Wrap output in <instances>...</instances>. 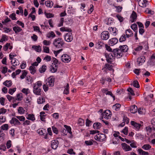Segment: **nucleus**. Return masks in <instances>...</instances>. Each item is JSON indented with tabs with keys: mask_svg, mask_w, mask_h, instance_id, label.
I'll return each mask as SVG.
<instances>
[{
	"mask_svg": "<svg viewBox=\"0 0 155 155\" xmlns=\"http://www.w3.org/2000/svg\"><path fill=\"white\" fill-rule=\"evenodd\" d=\"M119 48L113 50L114 54L117 58H120L122 56L123 52H126L128 50V48L127 45H120Z\"/></svg>",
	"mask_w": 155,
	"mask_h": 155,
	"instance_id": "obj_1",
	"label": "nucleus"
},
{
	"mask_svg": "<svg viewBox=\"0 0 155 155\" xmlns=\"http://www.w3.org/2000/svg\"><path fill=\"white\" fill-rule=\"evenodd\" d=\"M57 70V67L54 64H52L50 67V71L52 73H55Z\"/></svg>",
	"mask_w": 155,
	"mask_h": 155,
	"instance_id": "obj_19",
	"label": "nucleus"
},
{
	"mask_svg": "<svg viewBox=\"0 0 155 155\" xmlns=\"http://www.w3.org/2000/svg\"><path fill=\"white\" fill-rule=\"evenodd\" d=\"M46 69V66L45 65H42L39 69V72L41 73L44 72Z\"/></svg>",
	"mask_w": 155,
	"mask_h": 155,
	"instance_id": "obj_31",
	"label": "nucleus"
},
{
	"mask_svg": "<svg viewBox=\"0 0 155 155\" xmlns=\"http://www.w3.org/2000/svg\"><path fill=\"white\" fill-rule=\"evenodd\" d=\"M45 5L48 7H51L53 5V2L50 1H48L45 2Z\"/></svg>",
	"mask_w": 155,
	"mask_h": 155,
	"instance_id": "obj_30",
	"label": "nucleus"
},
{
	"mask_svg": "<svg viewBox=\"0 0 155 155\" xmlns=\"http://www.w3.org/2000/svg\"><path fill=\"white\" fill-rule=\"evenodd\" d=\"M13 29L15 31L16 34L18 33L22 30V29L18 26L14 27L13 28Z\"/></svg>",
	"mask_w": 155,
	"mask_h": 155,
	"instance_id": "obj_24",
	"label": "nucleus"
},
{
	"mask_svg": "<svg viewBox=\"0 0 155 155\" xmlns=\"http://www.w3.org/2000/svg\"><path fill=\"white\" fill-rule=\"evenodd\" d=\"M94 128L95 129H99L101 127V124L100 123H94L93 125Z\"/></svg>",
	"mask_w": 155,
	"mask_h": 155,
	"instance_id": "obj_25",
	"label": "nucleus"
},
{
	"mask_svg": "<svg viewBox=\"0 0 155 155\" xmlns=\"http://www.w3.org/2000/svg\"><path fill=\"white\" fill-rule=\"evenodd\" d=\"M15 117L20 121H24L25 120V118L23 116H16Z\"/></svg>",
	"mask_w": 155,
	"mask_h": 155,
	"instance_id": "obj_53",
	"label": "nucleus"
},
{
	"mask_svg": "<svg viewBox=\"0 0 155 155\" xmlns=\"http://www.w3.org/2000/svg\"><path fill=\"white\" fill-rule=\"evenodd\" d=\"M16 89L15 88H14L13 89H9L8 91V93L11 95H12L15 91Z\"/></svg>",
	"mask_w": 155,
	"mask_h": 155,
	"instance_id": "obj_58",
	"label": "nucleus"
},
{
	"mask_svg": "<svg viewBox=\"0 0 155 155\" xmlns=\"http://www.w3.org/2000/svg\"><path fill=\"white\" fill-rule=\"evenodd\" d=\"M127 91L130 93V94L132 95H134V91L132 89V88L130 87L127 89Z\"/></svg>",
	"mask_w": 155,
	"mask_h": 155,
	"instance_id": "obj_61",
	"label": "nucleus"
},
{
	"mask_svg": "<svg viewBox=\"0 0 155 155\" xmlns=\"http://www.w3.org/2000/svg\"><path fill=\"white\" fill-rule=\"evenodd\" d=\"M106 137V135L103 134H98L95 136V139L99 141H102L105 140Z\"/></svg>",
	"mask_w": 155,
	"mask_h": 155,
	"instance_id": "obj_5",
	"label": "nucleus"
},
{
	"mask_svg": "<svg viewBox=\"0 0 155 155\" xmlns=\"http://www.w3.org/2000/svg\"><path fill=\"white\" fill-rule=\"evenodd\" d=\"M54 78L53 76H51L46 79V84L48 86L52 87L54 85Z\"/></svg>",
	"mask_w": 155,
	"mask_h": 155,
	"instance_id": "obj_4",
	"label": "nucleus"
},
{
	"mask_svg": "<svg viewBox=\"0 0 155 155\" xmlns=\"http://www.w3.org/2000/svg\"><path fill=\"white\" fill-rule=\"evenodd\" d=\"M147 63L149 65L153 66L155 64V60L150 59L148 61Z\"/></svg>",
	"mask_w": 155,
	"mask_h": 155,
	"instance_id": "obj_49",
	"label": "nucleus"
},
{
	"mask_svg": "<svg viewBox=\"0 0 155 155\" xmlns=\"http://www.w3.org/2000/svg\"><path fill=\"white\" fill-rule=\"evenodd\" d=\"M32 48L34 49L36 51L38 52H40L41 51V47L39 45H34L32 47Z\"/></svg>",
	"mask_w": 155,
	"mask_h": 155,
	"instance_id": "obj_36",
	"label": "nucleus"
},
{
	"mask_svg": "<svg viewBox=\"0 0 155 155\" xmlns=\"http://www.w3.org/2000/svg\"><path fill=\"white\" fill-rule=\"evenodd\" d=\"M116 17L120 22H122L123 21V18L122 17L119 15H116Z\"/></svg>",
	"mask_w": 155,
	"mask_h": 155,
	"instance_id": "obj_63",
	"label": "nucleus"
},
{
	"mask_svg": "<svg viewBox=\"0 0 155 155\" xmlns=\"http://www.w3.org/2000/svg\"><path fill=\"white\" fill-rule=\"evenodd\" d=\"M64 44V42L62 38H56L53 41V44L56 48H62Z\"/></svg>",
	"mask_w": 155,
	"mask_h": 155,
	"instance_id": "obj_2",
	"label": "nucleus"
},
{
	"mask_svg": "<svg viewBox=\"0 0 155 155\" xmlns=\"http://www.w3.org/2000/svg\"><path fill=\"white\" fill-rule=\"evenodd\" d=\"M131 28L135 31V32H137V25L134 23L132 24L131 26Z\"/></svg>",
	"mask_w": 155,
	"mask_h": 155,
	"instance_id": "obj_46",
	"label": "nucleus"
},
{
	"mask_svg": "<svg viewBox=\"0 0 155 155\" xmlns=\"http://www.w3.org/2000/svg\"><path fill=\"white\" fill-rule=\"evenodd\" d=\"M125 33L127 38L132 36L133 35L132 31L130 29L127 30L125 31Z\"/></svg>",
	"mask_w": 155,
	"mask_h": 155,
	"instance_id": "obj_21",
	"label": "nucleus"
},
{
	"mask_svg": "<svg viewBox=\"0 0 155 155\" xmlns=\"http://www.w3.org/2000/svg\"><path fill=\"white\" fill-rule=\"evenodd\" d=\"M1 128L3 130H7L8 128V126L7 124H5L2 125Z\"/></svg>",
	"mask_w": 155,
	"mask_h": 155,
	"instance_id": "obj_44",
	"label": "nucleus"
},
{
	"mask_svg": "<svg viewBox=\"0 0 155 155\" xmlns=\"http://www.w3.org/2000/svg\"><path fill=\"white\" fill-rule=\"evenodd\" d=\"M93 140H86L85 141V144L87 146H91L93 144Z\"/></svg>",
	"mask_w": 155,
	"mask_h": 155,
	"instance_id": "obj_45",
	"label": "nucleus"
},
{
	"mask_svg": "<svg viewBox=\"0 0 155 155\" xmlns=\"http://www.w3.org/2000/svg\"><path fill=\"white\" fill-rule=\"evenodd\" d=\"M3 84L8 87H10L12 85V81H6L4 82Z\"/></svg>",
	"mask_w": 155,
	"mask_h": 155,
	"instance_id": "obj_33",
	"label": "nucleus"
},
{
	"mask_svg": "<svg viewBox=\"0 0 155 155\" xmlns=\"http://www.w3.org/2000/svg\"><path fill=\"white\" fill-rule=\"evenodd\" d=\"M7 40V37L5 35H3L2 36V38L1 39L0 41L1 42H3V41Z\"/></svg>",
	"mask_w": 155,
	"mask_h": 155,
	"instance_id": "obj_52",
	"label": "nucleus"
},
{
	"mask_svg": "<svg viewBox=\"0 0 155 155\" xmlns=\"http://www.w3.org/2000/svg\"><path fill=\"white\" fill-rule=\"evenodd\" d=\"M118 42V39L116 38H112L109 40V43L110 45L113 46L116 44Z\"/></svg>",
	"mask_w": 155,
	"mask_h": 155,
	"instance_id": "obj_17",
	"label": "nucleus"
},
{
	"mask_svg": "<svg viewBox=\"0 0 155 155\" xmlns=\"http://www.w3.org/2000/svg\"><path fill=\"white\" fill-rule=\"evenodd\" d=\"M106 57V60L107 62L109 63H111V62L113 61V60L114 59L115 57H117L115 56L114 54V53H110L108 54H105Z\"/></svg>",
	"mask_w": 155,
	"mask_h": 155,
	"instance_id": "obj_3",
	"label": "nucleus"
},
{
	"mask_svg": "<svg viewBox=\"0 0 155 155\" xmlns=\"http://www.w3.org/2000/svg\"><path fill=\"white\" fill-rule=\"evenodd\" d=\"M42 85V83L40 81H39L34 84L33 87L40 88Z\"/></svg>",
	"mask_w": 155,
	"mask_h": 155,
	"instance_id": "obj_35",
	"label": "nucleus"
},
{
	"mask_svg": "<svg viewBox=\"0 0 155 155\" xmlns=\"http://www.w3.org/2000/svg\"><path fill=\"white\" fill-rule=\"evenodd\" d=\"M22 91L23 93L27 95L29 92V89L28 88L25 89L24 88L22 89Z\"/></svg>",
	"mask_w": 155,
	"mask_h": 155,
	"instance_id": "obj_62",
	"label": "nucleus"
},
{
	"mask_svg": "<svg viewBox=\"0 0 155 155\" xmlns=\"http://www.w3.org/2000/svg\"><path fill=\"white\" fill-rule=\"evenodd\" d=\"M145 61V58L144 56H141L137 58L138 65L140 66L142 65Z\"/></svg>",
	"mask_w": 155,
	"mask_h": 155,
	"instance_id": "obj_11",
	"label": "nucleus"
},
{
	"mask_svg": "<svg viewBox=\"0 0 155 155\" xmlns=\"http://www.w3.org/2000/svg\"><path fill=\"white\" fill-rule=\"evenodd\" d=\"M110 113V112L109 111V110H105L101 114V117H102V119L104 118L106 119H109V118L111 116Z\"/></svg>",
	"mask_w": 155,
	"mask_h": 155,
	"instance_id": "obj_7",
	"label": "nucleus"
},
{
	"mask_svg": "<svg viewBox=\"0 0 155 155\" xmlns=\"http://www.w3.org/2000/svg\"><path fill=\"white\" fill-rule=\"evenodd\" d=\"M110 34L107 31H104L102 32L101 34V38L104 40H107L109 38Z\"/></svg>",
	"mask_w": 155,
	"mask_h": 155,
	"instance_id": "obj_8",
	"label": "nucleus"
},
{
	"mask_svg": "<svg viewBox=\"0 0 155 155\" xmlns=\"http://www.w3.org/2000/svg\"><path fill=\"white\" fill-rule=\"evenodd\" d=\"M64 126V127H65L66 128V130L67 131V133L68 132L71 135V137H72V132H71V127H70L69 126H68L66 125H65Z\"/></svg>",
	"mask_w": 155,
	"mask_h": 155,
	"instance_id": "obj_41",
	"label": "nucleus"
},
{
	"mask_svg": "<svg viewBox=\"0 0 155 155\" xmlns=\"http://www.w3.org/2000/svg\"><path fill=\"white\" fill-rule=\"evenodd\" d=\"M18 112L21 114H23L25 112V110L21 107H19L18 109Z\"/></svg>",
	"mask_w": 155,
	"mask_h": 155,
	"instance_id": "obj_54",
	"label": "nucleus"
},
{
	"mask_svg": "<svg viewBox=\"0 0 155 155\" xmlns=\"http://www.w3.org/2000/svg\"><path fill=\"white\" fill-rule=\"evenodd\" d=\"M130 21L132 23L136 21L137 18V15L136 12L133 11L130 17Z\"/></svg>",
	"mask_w": 155,
	"mask_h": 155,
	"instance_id": "obj_14",
	"label": "nucleus"
},
{
	"mask_svg": "<svg viewBox=\"0 0 155 155\" xmlns=\"http://www.w3.org/2000/svg\"><path fill=\"white\" fill-rule=\"evenodd\" d=\"M134 86L136 88H139L140 87L138 82L137 81H134L132 83Z\"/></svg>",
	"mask_w": 155,
	"mask_h": 155,
	"instance_id": "obj_51",
	"label": "nucleus"
},
{
	"mask_svg": "<svg viewBox=\"0 0 155 155\" xmlns=\"http://www.w3.org/2000/svg\"><path fill=\"white\" fill-rule=\"evenodd\" d=\"M47 36L48 38L51 37L53 38L55 36V35L53 31H51L50 32L47 34Z\"/></svg>",
	"mask_w": 155,
	"mask_h": 155,
	"instance_id": "obj_39",
	"label": "nucleus"
},
{
	"mask_svg": "<svg viewBox=\"0 0 155 155\" xmlns=\"http://www.w3.org/2000/svg\"><path fill=\"white\" fill-rule=\"evenodd\" d=\"M27 119L32 121H34L35 120L34 115L33 114H28V117H27Z\"/></svg>",
	"mask_w": 155,
	"mask_h": 155,
	"instance_id": "obj_32",
	"label": "nucleus"
},
{
	"mask_svg": "<svg viewBox=\"0 0 155 155\" xmlns=\"http://www.w3.org/2000/svg\"><path fill=\"white\" fill-rule=\"evenodd\" d=\"M61 59L63 62L64 63H68L71 60L70 56L66 54L62 55L61 57Z\"/></svg>",
	"mask_w": 155,
	"mask_h": 155,
	"instance_id": "obj_6",
	"label": "nucleus"
},
{
	"mask_svg": "<svg viewBox=\"0 0 155 155\" xmlns=\"http://www.w3.org/2000/svg\"><path fill=\"white\" fill-rule=\"evenodd\" d=\"M10 123L11 124H14L15 126L21 124V123L18 119L15 117H12V120H10Z\"/></svg>",
	"mask_w": 155,
	"mask_h": 155,
	"instance_id": "obj_13",
	"label": "nucleus"
},
{
	"mask_svg": "<svg viewBox=\"0 0 155 155\" xmlns=\"http://www.w3.org/2000/svg\"><path fill=\"white\" fill-rule=\"evenodd\" d=\"M132 142H131L130 144V146L132 148H136L137 147L136 144L137 143L134 141V140H132Z\"/></svg>",
	"mask_w": 155,
	"mask_h": 155,
	"instance_id": "obj_50",
	"label": "nucleus"
},
{
	"mask_svg": "<svg viewBox=\"0 0 155 155\" xmlns=\"http://www.w3.org/2000/svg\"><path fill=\"white\" fill-rule=\"evenodd\" d=\"M33 92L36 95H41V91L40 88L33 87Z\"/></svg>",
	"mask_w": 155,
	"mask_h": 155,
	"instance_id": "obj_15",
	"label": "nucleus"
},
{
	"mask_svg": "<svg viewBox=\"0 0 155 155\" xmlns=\"http://www.w3.org/2000/svg\"><path fill=\"white\" fill-rule=\"evenodd\" d=\"M64 93L68 94L69 93V85L67 84L66 86L64 87Z\"/></svg>",
	"mask_w": 155,
	"mask_h": 155,
	"instance_id": "obj_29",
	"label": "nucleus"
},
{
	"mask_svg": "<svg viewBox=\"0 0 155 155\" xmlns=\"http://www.w3.org/2000/svg\"><path fill=\"white\" fill-rule=\"evenodd\" d=\"M139 5L140 7H145L148 5V2L146 0H140L139 1Z\"/></svg>",
	"mask_w": 155,
	"mask_h": 155,
	"instance_id": "obj_16",
	"label": "nucleus"
},
{
	"mask_svg": "<svg viewBox=\"0 0 155 155\" xmlns=\"http://www.w3.org/2000/svg\"><path fill=\"white\" fill-rule=\"evenodd\" d=\"M138 151L139 153L143 155H149V153L148 152L144 151L141 149H138Z\"/></svg>",
	"mask_w": 155,
	"mask_h": 155,
	"instance_id": "obj_38",
	"label": "nucleus"
},
{
	"mask_svg": "<svg viewBox=\"0 0 155 155\" xmlns=\"http://www.w3.org/2000/svg\"><path fill=\"white\" fill-rule=\"evenodd\" d=\"M47 115L46 114L45 115H40V120L43 122H45V117Z\"/></svg>",
	"mask_w": 155,
	"mask_h": 155,
	"instance_id": "obj_57",
	"label": "nucleus"
},
{
	"mask_svg": "<svg viewBox=\"0 0 155 155\" xmlns=\"http://www.w3.org/2000/svg\"><path fill=\"white\" fill-rule=\"evenodd\" d=\"M108 30L110 33H113L114 35H117V30L116 28L112 27H109Z\"/></svg>",
	"mask_w": 155,
	"mask_h": 155,
	"instance_id": "obj_20",
	"label": "nucleus"
},
{
	"mask_svg": "<svg viewBox=\"0 0 155 155\" xmlns=\"http://www.w3.org/2000/svg\"><path fill=\"white\" fill-rule=\"evenodd\" d=\"M12 64L14 66H16L19 64L18 60L16 59H13L11 61Z\"/></svg>",
	"mask_w": 155,
	"mask_h": 155,
	"instance_id": "obj_26",
	"label": "nucleus"
},
{
	"mask_svg": "<svg viewBox=\"0 0 155 155\" xmlns=\"http://www.w3.org/2000/svg\"><path fill=\"white\" fill-rule=\"evenodd\" d=\"M131 125L133 126L137 130H139L140 129L141 126L140 124L136 123L134 121H131Z\"/></svg>",
	"mask_w": 155,
	"mask_h": 155,
	"instance_id": "obj_18",
	"label": "nucleus"
},
{
	"mask_svg": "<svg viewBox=\"0 0 155 155\" xmlns=\"http://www.w3.org/2000/svg\"><path fill=\"white\" fill-rule=\"evenodd\" d=\"M6 97L9 101H11L12 100H13V102H15V98L12 96L9 95H6Z\"/></svg>",
	"mask_w": 155,
	"mask_h": 155,
	"instance_id": "obj_48",
	"label": "nucleus"
},
{
	"mask_svg": "<svg viewBox=\"0 0 155 155\" xmlns=\"http://www.w3.org/2000/svg\"><path fill=\"white\" fill-rule=\"evenodd\" d=\"M22 98V93L18 94H17V98L15 99V101L16 100L18 101H21Z\"/></svg>",
	"mask_w": 155,
	"mask_h": 155,
	"instance_id": "obj_40",
	"label": "nucleus"
},
{
	"mask_svg": "<svg viewBox=\"0 0 155 155\" xmlns=\"http://www.w3.org/2000/svg\"><path fill=\"white\" fill-rule=\"evenodd\" d=\"M143 48V47L142 46H138L134 49V50L137 51H139L141 50Z\"/></svg>",
	"mask_w": 155,
	"mask_h": 155,
	"instance_id": "obj_64",
	"label": "nucleus"
},
{
	"mask_svg": "<svg viewBox=\"0 0 155 155\" xmlns=\"http://www.w3.org/2000/svg\"><path fill=\"white\" fill-rule=\"evenodd\" d=\"M78 124L81 126H83L84 125V120L81 118H79L78 119Z\"/></svg>",
	"mask_w": 155,
	"mask_h": 155,
	"instance_id": "obj_56",
	"label": "nucleus"
},
{
	"mask_svg": "<svg viewBox=\"0 0 155 155\" xmlns=\"http://www.w3.org/2000/svg\"><path fill=\"white\" fill-rule=\"evenodd\" d=\"M27 71L25 70H24L22 74L20 76V78L22 79H24L27 75Z\"/></svg>",
	"mask_w": 155,
	"mask_h": 155,
	"instance_id": "obj_55",
	"label": "nucleus"
},
{
	"mask_svg": "<svg viewBox=\"0 0 155 155\" xmlns=\"http://www.w3.org/2000/svg\"><path fill=\"white\" fill-rule=\"evenodd\" d=\"M12 48V47L11 46L10 43H7L3 47V50L6 51L8 48L11 49Z\"/></svg>",
	"mask_w": 155,
	"mask_h": 155,
	"instance_id": "obj_27",
	"label": "nucleus"
},
{
	"mask_svg": "<svg viewBox=\"0 0 155 155\" xmlns=\"http://www.w3.org/2000/svg\"><path fill=\"white\" fill-rule=\"evenodd\" d=\"M123 121L125 123L128 124L129 122V119L127 117L124 116L123 118Z\"/></svg>",
	"mask_w": 155,
	"mask_h": 155,
	"instance_id": "obj_60",
	"label": "nucleus"
},
{
	"mask_svg": "<svg viewBox=\"0 0 155 155\" xmlns=\"http://www.w3.org/2000/svg\"><path fill=\"white\" fill-rule=\"evenodd\" d=\"M60 30L61 31H66L69 32H71V29L65 27H61L60 28Z\"/></svg>",
	"mask_w": 155,
	"mask_h": 155,
	"instance_id": "obj_37",
	"label": "nucleus"
},
{
	"mask_svg": "<svg viewBox=\"0 0 155 155\" xmlns=\"http://www.w3.org/2000/svg\"><path fill=\"white\" fill-rule=\"evenodd\" d=\"M30 73L32 74H34L36 72V68L35 66H31L29 68Z\"/></svg>",
	"mask_w": 155,
	"mask_h": 155,
	"instance_id": "obj_28",
	"label": "nucleus"
},
{
	"mask_svg": "<svg viewBox=\"0 0 155 155\" xmlns=\"http://www.w3.org/2000/svg\"><path fill=\"white\" fill-rule=\"evenodd\" d=\"M44 51L46 53H49V49L48 47L46 46H43Z\"/></svg>",
	"mask_w": 155,
	"mask_h": 155,
	"instance_id": "obj_59",
	"label": "nucleus"
},
{
	"mask_svg": "<svg viewBox=\"0 0 155 155\" xmlns=\"http://www.w3.org/2000/svg\"><path fill=\"white\" fill-rule=\"evenodd\" d=\"M142 148L145 150H147L150 149L151 148V147L149 144H146L143 145Z\"/></svg>",
	"mask_w": 155,
	"mask_h": 155,
	"instance_id": "obj_43",
	"label": "nucleus"
},
{
	"mask_svg": "<svg viewBox=\"0 0 155 155\" xmlns=\"http://www.w3.org/2000/svg\"><path fill=\"white\" fill-rule=\"evenodd\" d=\"M65 40L68 42H70L73 40V36L71 33H68L66 34L64 36Z\"/></svg>",
	"mask_w": 155,
	"mask_h": 155,
	"instance_id": "obj_10",
	"label": "nucleus"
},
{
	"mask_svg": "<svg viewBox=\"0 0 155 155\" xmlns=\"http://www.w3.org/2000/svg\"><path fill=\"white\" fill-rule=\"evenodd\" d=\"M120 107V104H116L113 105L112 108L113 110L117 111L118 110Z\"/></svg>",
	"mask_w": 155,
	"mask_h": 155,
	"instance_id": "obj_34",
	"label": "nucleus"
},
{
	"mask_svg": "<svg viewBox=\"0 0 155 155\" xmlns=\"http://www.w3.org/2000/svg\"><path fill=\"white\" fill-rule=\"evenodd\" d=\"M58 142L57 140H52L51 143V148L54 149H56L58 147Z\"/></svg>",
	"mask_w": 155,
	"mask_h": 155,
	"instance_id": "obj_12",
	"label": "nucleus"
},
{
	"mask_svg": "<svg viewBox=\"0 0 155 155\" xmlns=\"http://www.w3.org/2000/svg\"><path fill=\"white\" fill-rule=\"evenodd\" d=\"M127 37H126L125 35L124 34L123 35L120 37L119 39V41L120 42H122L124 41L126 39Z\"/></svg>",
	"mask_w": 155,
	"mask_h": 155,
	"instance_id": "obj_47",
	"label": "nucleus"
},
{
	"mask_svg": "<svg viewBox=\"0 0 155 155\" xmlns=\"http://www.w3.org/2000/svg\"><path fill=\"white\" fill-rule=\"evenodd\" d=\"M45 102V99L43 97H39L37 100V102L38 104H41Z\"/></svg>",
	"mask_w": 155,
	"mask_h": 155,
	"instance_id": "obj_42",
	"label": "nucleus"
},
{
	"mask_svg": "<svg viewBox=\"0 0 155 155\" xmlns=\"http://www.w3.org/2000/svg\"><path fill=\"white\" fill-rule=\"evenodd\" d=\"M121 145L122 149L125 151H130L132 150L131 148L125 143H122Z\"/></svg>",
	"mask_w": 155,
	"mask_h": 155,
	"instance_id": "obj_9",
	"label": "nucleus"
},
{
	"mask_svg": "<svg viewBox=\"0 0 155 155\" xmlns=\"http://www.w3.org/2000/svg\"><path fill=\"white\" fill-rule=\"evenodd\" d=\"M137 110V107L135 105H132L130 107V110L131 113L134 114L136 113Z\"/></svg>",
	"mask_w": 155,
	"mask_h": 155,
	"instance_id": "obj_22",
	"label": "nucleus"
},
{
	"mask_svg": "<svg viewBox=\"0 0 155 155\" xmlns=\"http://www.w3.org/2000/svg\"><path fill=\"white\" fill-rule=\"evenodd\" d=\"M104 46V44L100 41H98L96 45V48L97 49H100Z\"/></svg>",
	"mask_w": 155,
	"mask_h": 155,
	"instance_id": "obj_23",
	"label": "nucleus"
}]
</instances>
